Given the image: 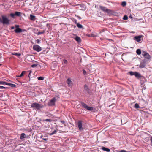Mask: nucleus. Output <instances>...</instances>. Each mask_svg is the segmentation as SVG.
<instances>
[{
    "label": "nucleus",
    "mask_w": 152,
    "mask_h": 152,
    "mask_svg": "<svg viewBox=\"0 0 152 152\" xmlns=\"http://www.w3.org/2000/svg\"><path fill=\"white\" fill-rule=\"evenodd\" d=\"M81 104L83 107L86 109L87 110L92 111L93 112H95L96 110V109L95 108L88 106L83 102H82L81 103Z\"/></svg>",
    "instance_id": "1"
},
{
    "label": "nucleus",
    "mask_w": 152,
    "mask_h": 152,
    "mask_svg": "<svg viewBox=\"0 0 152 152\" xmlns=\"http://www.w3.org/2000/svg\"><path fill=\"white\" fill-rule=\"evenodd\" d=\"M31 107L34 109L39 110L43 107V105L42 104L34 102L31 104Z\"/></svg>",
    "instance_id": "2"
},
{
    "label": "nucleus",
    "mask_w": 152,
    "mask_h": 152,
    "mask_svg": "<svg viewBox=\"0 0 152 152\" xmlns=\"http://www.w3.org/2000/svg\"><path fill=\"white\" fill-rule=\"evenodd\" d=\"M19 25H15V29L14 30V31L16 33H18L23 32L25 31H26V30L25 29H22L19 28Z\"/></svg>",
    "instance_id": "3"
},
{
    "label": "nucleus",
    "mask_w": 152,
    "mask_h": 152,
    "mask_svg": "<svg viewBox=\"0 0 152 152\" xmlns=\"http://www.w3.org/2000/svg\"><path fill=\"white\" fill-rule=\"evenodd\" d=\"M1 17L2 19L1 22L4 24L8 25L10 24V20L7 18L4 15H2Z\"/></svg>",
    "instance_id": "4"
},
{
    "label": "nucleus",
    "mask_w": 152,
    "mask_h": 152,
    "mask_svg": "<svg viewBox=\"0 0 152 152\" xmlns=\"http://www.w3.org/2000/svg\"><path fill=\"white\" fill-rule=\"evenodd\" d=\"M129 73L131 76L134 75L137 78V77H142L141 75L139 72H133L130 71L129 72Z\"/></svg>",
    "instance_id": "5"
},
{
    "label": "nucleus",
    "mask_w": 152,
    "mask_h": 152,
    "mask_svg": "<svg viewBox=\"0 0 152 152\" xmlns=\"http://www.w3.org/2000/svg\"><path fill=\"white\" fill-rule=\"evenodd\" d=\"M56 101V98L54 97L48 103V105L49 106H52L55 105V103Z\"/></svg>",
    "instance_id": "6"
},
{
    "label": "nucleus",
    "mask_w": 152,
    "mask_h": 152,
    "mask_svg": "<svg viewBox=\"0 0 152 152\" xmlns=\"http://www.w3.org/2000/svg\"><path fill=\"white\" fill-rule=\"evenodd\" d=\"M99 8L104 12H106L108 13H109L112 12V10H111L108 9L106 7L102 6H99Z\"/></svg>",
    "instance_id": "7"
},
{
    "label": "nucleus",
    "mask_w": 152,
    "mask_h": 152,
    "mask_svg": "<svg viewBox=\"0 0 152 152\" xmlns=\"http://www.w3.org/2000/svg\"><path fill=\"white\" fill-rule=\"evenodd\" d=\"M147 62V60L145 59H144L142 60V61L139 65V68H144L146 66V63Z\"/></svg>",
    "instance_id": "8"
},
{
    "label": "nucleus",
    "mask_w": 152,
    "mask_h": 152,
    "mask_svg": "<svg viewBox=\"0 0 152 152\" xmlns=\"http://www.w3.org/2000/svg\"><path fill=\"white\" fill-rule=\"evenodd\" d=\"M77 126L79 130L83 131L84 128L83 127L82 121H79L77 123Z\"/></svg>",
    "instance_id": "9"
},
{
    "label": "nucleus",
    "mask_w": 152,
    "mask_h": 152,
    "mask_svg": "<svg viewBox=\"0 0 152 152\" xmlns=\"http://www.w3.org/2000/svg\"><path fill=\"white\" fill-rule=\"evenodd\" d=\"M142 55L145 58L149 59L151 58V56L149 54L145 51H143L142 53Z\"/></svg>",
    "instance_id": "10"
},
{
    "label": "nucleus",
    "mask_w": 152,
    "mask_h": 152,
    "mask_svg": "<svg viewBox=\"0 0 152 152\" xmlns=\"http://www.w3.org/2000/svg\"><path fill=\"white\" fill-rule=\"evenodd\" d=\"M33 49L37 52H39L41 51V48L38 45H35L33 46Z\"/></svg>",
    "instance_id": "11"
},
{
    "label": "nucleus",
    "mask_w": 152,
    "mask_h": 152,
    "mask_svg": "<svg viewBox=\"0 0 152 152\" xmlns=\"http://www.w3.org/2000/svg\"><path fill=\"white\" fill-rule=\"evenodd\" d=\"M142 77H137V79L140 80V83L141 85H142L146 82V80L144 77L141 75Z\"/></svg>",
    "instance_id": "12"
},
{
    "label": "nucleus",
    "mask_w": 152,
    "mask_h": 152,
    "mask_svg": "<svg viewBox=\"0 0 152 152\" xmlns=\"http://www.w3.org/2000/svg\"><path fill=\"white\" fill-rule=\"evenodd\" d=\"M66 83L68 85L69 87H71L72 86L73 83L70 78H68L67 79Z\"/></svg>",
    "instance_id": "13"
},
{
    "label": "nucleus",
    "mask_w": 152,
    "mask_h": 152,
    "mask_svg": "<svg viewBox=\"0 0 152 152\" xmlns=\"http://www.w3.org/2000/svg\"><path fill=\"white\" fill-rule=\"evenodd\" d=\"M83 90L84 92L88 93H89L90 92V89L86 84H85L84 86V88Z\"/></svg>",
    "instance_id": "14"
},
{
    "label": "nucleus",
    "mask_w": 152,
    "mask_h": 152,
    "mask_svg": "<svg viewBox=\"0 0 152 152\" xmlns=\"http://www.w3.org/2000/svg\"><path fill=\"white\" fill-rule=\"evenodd\" d=\"M142 36L139 35L138 36H136L134 37V38L137 42H139L141 40V38Z\"/></svg>",
    "instance_id": "15"
},
{
    "label": "nucleus",
    "mask_w": 152,
    "mask_h": 152,
    "mask_svg": "<svg viewBox=\"0 0 152 152\" xmlns=\"http://www.w3.org/2000/svg\"><path fill=\"white\" fill-rule=\"evenodd\" d=\"M74 39L78 43H80L81 41V40L80 38L78 36H76L74 38Z\"/></svg>",
    "instance_id": "16"
},
{
    "label": "nucleus",
    "mask_w": 152,
    "mask_h": 152,
    "mask_svg": "<svg viewBox=\"0 0 152 152\" xmlns=\"http://www.w3.org/2000/svg\"><path fill=\"white\" fill-rule=\"evenodd\" d=\"M102 149L103 150L107 152H109L110 151V150L109 148H106L104 147H102Z\"/></svg>",
    "instance_id": "17"
},
{
    "label": "nucleus",
    "mask_w": 152,
    "mask_h": 152,
    "mask_svg": "<svg viewBox=\"0 0 152 152\" xmlns=\"http://www.w3.org/2000/svg\"><path fill=\"white\" fill-rule=\"evenodd\" d=\"M35 16L31 14L30 15V19L31 20H35Z\"/></svg>",
    "instance_id": "18"
},
{
    "label": "nucleus",
    "mask_w": 152,
    "mask_h": 152,
    "mask_svg": "<svg viewBox=\"0 0 152 152\" xmlns=\"http://www.w3.org/2000/svg\"><path fill=\"white\" fill-rule=\"evenodd\" d=\"M21 13L20 12H15V16L18 17H20L21 16Z\"/></svg>",
    "instance_id": "19"
},
{
    "label": "nucleus",
    "mask_w": 152,
    "mask_h": 152,
    "mask_svg": "<svg viewBox=\"0 0 152 152\" xmlns=\"http://www.w3.org/2000/svg\"><path fill=\"white\" fill-rule=\"evenodd\" d=\"M26 134H25L24 133H22L20 135V138L21 139H22L25 138L26 137Z\"/></svg>",
    "instance_id": "20"
},
{
    "label": "nucleus",
    "mask_w": 152,
    "mask_h": 152,
    "mask_svg": "<svg viewBox=\"0 0 152 152\" xmlns=\"http://www.w3.org/2000/svg\"><path fill=\"white\" fill-rule=\"evenodd\" d=\"M12 54L13 55H15L18 56H21V54L19 53H12Z\"/></svg>",
    "instance_id": "21"
},
{
    "label": "nucleus",
    "mask_w": 152,
    "mask_h": 152,
    "mask_svg": "<svg viewBox=\"0 0 152 152\" xmlns=\"http://www.w3.org/2000/svg\"><path fill=\"white\" fill-rule=\"evenodd\" d=\"M136 52L137 54L138 55H140L141 53V50L140 49H137Z\"/></svg>",
    "instance_id": "22"
},
{
    "label": "nucleus",
    "mask_w": 152,
    "mask_h": 152,
    "mask_svg": "<svg viewBox=\"0 0 152 152\" xmlns=\"http://www.w3.org/2000/svg\"><path fill=\"white\" fill-rule=\"evenodd\" d=\"M45 121L51 122L53 121V120L50 119H44L43 120V122H45Z\"/></svg>",
    "instance_id": "23"
},
{
    "label": "nucleus",
    "mask_w": 152,
    "mask_h": 152,
    "mask_svg": "<svg viewBox=\"0 0 152 152\" xmlns=\"http://www.w3.org/2000/svg\"><path fill=\"white\" fill-rule=\"evenodd\" d=\"M56 132H57V130H55L53 132H52L51 133H50L49 135L50 136L52 135L55 134H56Z\"/></svg>",
    "instance_id": "24"
},
{
    "label": "nucleus",
    "mask_w": 152,
    "mask_h": 152,
    "mask_svg": "<svg viewBox=\"0 0 152 152\" xmlns=\"http://www.w3.org/2000/svg\"><path fill=\"white\" fill-rule=\"evenodd\" d=\"M77 26L79 28H82L83 27V26L79 23L77 24Z\"/></svg>",
    "instance_id": "25"
},
{
    "label": "nucleus",
    "mask_w": 152,
    "mask_h": 152,
    "mask_svg": "<svg viewBox=\"0 0 152 152\" xmlns=\"http://www.w3.org/2000/svg\"><path fill=\"white\" fill-rule=\"evenodd\" d=\"M45 32V31L43 30L41 32H38L37 34V35H39L41 34H44V33Z\"/></svg>",
    "instance_id": "26"
},
{
    "label": "nucleus",
    "mask_w": 152,
    "mask_h": 152,
    "mask_svg": "<svg viewBox=\"0 0 152 152\" xmlns=\"http://www.w3.org/2000/svg\"><path fill=\"white\" fill-rule=\"evenodd\" d=\"M26 72V71H23L21 73V74L19 75V77H22L23 75Z\"/></svg>",
    "instance_id": "27"
},
{
    "label": "nucleus",
    "mask_w": 152,
    "mask_h": 152,
    "mask_svg": "<svg viewBox=\"0 0 152 152\" xmlns=\"http://www.w3.org/2000/svg\"><path fill=\"white\" fill-rule=\"evenodd\" d=\"M38 80H43L44 79V78L42 77H37Z\"/></svg>",
    "instance_id": "28"
},
{
    "label": "nucleus",
    "mask_w": 152,
    "mask_h": 152,
    "mask_svg": "<svg viewBox=\"0 0 152 152\" xmlns=\"http://www.w3.org/2000/svg\"><path fill=\"white\" fill-rule=\"evenodd\" d=\"M121 4L123 7L125 6L126 5V1H123L122 2Z\"/></svg>",
    "instance_id": "29"
},
{
    "label": "nucleus",
    "mask_w": 152,
    "mask_h": 152,
    "mask_svg": "<svg viewBox=\"0 0 152 152\" xmlns=\"http://www.w3.org/2000/svg\"><path fill=\"white\" fill-rule=\"evenodd\" d=\"M128 18V17L126 15H124L123 18V19L124 20H127Z\"/></svg>",
    "instance_id": "30"
},
{
    "label": "nucleus",
    "mask_w": 152,
    "mask_h": 152,
    "mask_svg": "<svg viewBox=\"0 0 152 152\" xmlns=\"http://www.w3.org/2000/svg\"><path fill=\"white\" fill-rule=\"evenodd\" d=\"M135 107L136 108H137L139 107V106L137 103H136L135 104Z\"/></svg>",
    "instance_id": "31"
},
{
    "label": "nucleus",
    "mask_w": 152,
    "mask_h": 152,
    "mask_svg": "<svg viewBox=\"0 0 152 152\" xmlns=\"http://www.w3.org/2000/svg\"><path fill=\"white\" fill-rule=\"evenodd\" d=\"M63 63L65 64H67L68 63L67 61L65 59H64L63 60Z\"/></svg>",
    "instance_id": "32"
},
{
    "label": "nucleus",
    "mask_w": 152,
    "mask_h": 152,
    "mask_svg": "<svg viewBox=\"0 0 152 152\" xmlns=\"http://www.w3.org/2000/svg\"><path fill=\"white\" fill-rule=\"evenodd\" d=\"M10 15L12 18H14V17L15 16V13L14 14L13 13H11L10 14Z\"/></svg>",
    "instance_id": "33"
},
{
    "label": "nucleus",
    "mask_w": 152,
    "mask_h": 152,
    "mask_svg": "<svg viewBox=\"0 0 152 152\" xmlns=\"http://www.w3.org/2000/svg\"><path fill=\"white\" fill-rule=\"evenodd\" d=\"M37 66V64H32L31 65V67H32V68H34V67H36V66Z\"/></svg>",
    "instance_id": "34"
},
{
    "label": "nucleus",
    "mask_w": 152,
    "mask_h": 152,
    "mask_svg": "<svg viewBox=\"0 0 152 152\" xmlns=\"http://www.w3.org/2000/svg\"><path fill=\"white\" fill-rule=\"evenodd\" d=\"M6 82L4 81H0V85L2 84V85H4L5 84Z\"/></svg>",
    "instance_id": "35"
},
{
    "label": "nucleus",
    "mask_w": 152,
    "mask_h": 152,
    "mask_svg": "<svg viewBox=\"0 0 152 152\" xmlns=\"http://www.w3.org/2000/svg\"><path fill=\"white\" fill-rule=\"evenodd\" d=\"M10 86L12 88L15 87L16 86V85L13 84H11Z\"/></svg>",
    "instance_id": "36"
},
{
    "label": "nucleus",
    "mask_w": 152,
    "mask_h": 152,
    "mask_svg": "<svg viewBox=\"0 0 152 152\" xmlns=\"http://www.w3.org/2000/svg\"><path fill=\"white\" fill-rule=\"evenodd\" d=\"M36 42L38 44H39L40 42V40L39 39H37L36 40Z\"/></svg>",
    "instance_id": "37"
},
{
    "label": "nucleus",
    "mask_w": 152,
    "mask_h": 152,
    "mask_svg": "<svg viewBox=\"0 0 152 152\" xmlns=\"http://www.w3.org/2000/svg\"><path fill=\"white\" fill-rule=\"evenodd\" d=\"M73 21L75 23V24H76L77 25V24L78 23H77V20L75 19H74Z\"/></svg>",
    "instance_id": "38"
},
{
    "label": "nucleus",
    "mask_w": 152,
    "mask_h": 152,
    "mask_svg": "<svg viewBox=\"0 0 152 152\" xmlns=\"http://www.w3.org/2000/svg\"><path fill=\"white\" fill-rule=\"evenodd\" d=\"M7 87H4L3 86H0V89H5L7 88Z\"/></svg>",
    "instance_id": "39"
},
{
    "label": "nucleus",
    "mask_w": 152,
    "mask_h": 152,
    "mask_svg": "<svg viewBox=\"0 0 152 152\" xmlns=\"http://www.w3.org/2000/svg\"><path fill=\"white\" fill-rule=\"evenodd\" d=\"M146 89V86H145V85H144V86H143V88H142V91L143 90H145Z\"/></svg>",
    "instance_id": "40"
},
{
    "label": "nucleus",
    "mask_w": 152,
    "mask_h": 152,
    "mask_svg": "<svg viewBox=\"0 0 152 152\" xmlns=\"http://www.w3.org/2000/svg\"><path fill=\"white\" fill-rule=\"evenodd\" d=\"M11 84V83H7L6 82L5 85H7V86H10Z\"/></svg>",
    "instance_id": "41"
},
{
    "label": "nucleus",
    "mask_w": 152,
    "mask_h": 152,
    "mask_svg": "<svg viewBox=\"0 0 152 152\" xmlns=\"http://www.w3.org/2000/svg\"><path fill=\"white\" fill-rule=\"evenodd\" d=\"M83 74L84 75L86 74V71L85 70H84V69H83Z\"/></svg>",
    "instance_id": "42"
},
{
    "label": "nucleus",
    "mask_w": 152,
    "mask_h": 152,
    "mask_svg": "<svg viewBox=\"0 0 152 152\" xmlns=\"http://www.w3.org/2000/svg\"><path fill=\"white\" fill-rule=\"evenodd\" d=\"M120 152H127V151L124 150H122L120 151Z\"/></svg>",
    "instance_id": "43"
},
{
    "label": "nucleus",
    "mask_w": 152,
    "mask_h": 152,
    "mask_svg": "<svg viewBox=\"0 0 152 152\" xmlns=\"http://www.w3.org/2000/svg\"><path fill=\"white\" fill-rule=\"evenodd\" d=\"M75 15L76 16H77L79 19H82V18L78 16H76V15Z\"/></svg>",
    "instance_id": "44"
},
{
    "label": "nucleus",
    "mask_w": 152,
    "mask_h": 152,
    "mask_svg": "<svg viewBox=\"0 0 152 152\" xmlns=\"http://www.w3.org/2000/svg\"><path fill=\"white\" fill-rule=\"evenodd\" d=\"M150 140L151 141V145L152 146V137H151Z\"/></svg>",
    "instance_id": "45"
},
{
    "label": "nucleus",
    "mask_w": 152,
    "mask_h": 152,
    "mask_svg": "<svg viewBox=\"0 0 152 152\" xmlns=\"http://www.w3.org/2000/svg\"><path fill=\"white\" fill-rule=\"evenodd\" d=\"M61 122L64 124L65 121H61Z\"/></svg>",
    "instance_id": "46"
},
{
    "label": "nucleus",
    "mask_w": 152,
    "mask_h": 152,
    "mask_svg": "<svg viewBox=\"0 0 152 152\" xmlns=\"http://www.w3.org/2000/svg\"><path fill=\"white\" fill-rule=\"evenodd\" d=\"M15 27L14 26H12L11 27V28L12 29H14L15 28Z\"/></svg>",
    "instance_id": "47"
},
{
    "label": "nucleus",
    "mask_w": 152,
    "mask_h": 152,
    "mask_svg": "<svg viewBox=\"0 0 152 152\" xmlns=\"http://www.w3.org/2000/svg\"><path fill=\"white\" fill-rule=\"evenodd\" d=\"M28 72H29V75H30V74L31 73V71L30 70Z\"/></svg>",
    "instance_id": "48"
},
{
    "label": "nucleus",
    "mask_w": 152,
    "mask_h": 152,
    "mask_svg": "<svg viewBox=\"0 0 152 152\" xmlns=\"http://www.w3.org/2000/svg\"><path fill=\"white\" fill-rule=\"evenodd\" d=\"M129 17L131 19L132 18V17L131 15H130L129 16Z\"/></svg>",
    "instance_id": "49"
},
{
    "label": "nucleus",
    "mask_w": 152,
    "mask_h": 152,
    "mask_svg": "<svg viewBox=\"0 0 152 152\" xmlns=\"http://www.w3.org/2000/svg\"><path fill=\"white\" fill-rule=\"evenodd\" d=\"M16 77H19V75H17V76H16Z\"/></svg>",
    "instance_id": "50"
},
{
    "label": "nucleus",
    "mask_w": 152,
    "mask_h": 152,
    "mask_svg": "<svg viewBox=\"0 0 152 152\" xmlns=\"http://www.w3.org/2000/svg\"><path fill=\"white\" fill-rule=\"evenodd\" d=\"M30 75H29V74L28 75V77H30Z\"/></svg>",
    "instance_id": "51"
},
{
    "label": "nucleus",
    "mask_w": 152,
    "mask_h": 152,
    "mask_svg": "<svg viewBox=\"0 0 152 152\" xmlns=\"http://www.w3.org/2000/svg\"><path fill=\"white\" fill-rule=\"evenodd\" d=\"M44 140H47V139H43Z\"/></svg>",
    "instance_id": "52"
},
{
    "label": "nucleus",
    "mask_w": 152,
    "mask_h": 152,
    "mask_svg": "<svg viewBox=\"0 0 152 152\" xmlns=\"http://www.w3.org/2000/svg\"><path fill=\"white\" fill-rule=\"evenodd\" d=\"M1 65V64H0V65Z\"/></svg>",
    "instance_id": "53"
}]
</instances>
